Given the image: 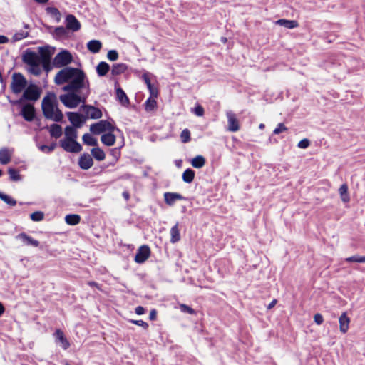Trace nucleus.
Returning <instances> with one entry per match:
<instances>
[{"instance_id":"obj_1","label":"nucleus","mask_w":365,"mask_h":365,"mask_svg":"<svg viewBox=\"0 0 365 365\" xmlns=\"http://www.w3.org/2000/svg\"><path fill=\"white\" fill-rule=\"evenodd\" d=\"M57 85H63V91L66 92H86L89 94V81L85 73L76 68L66 67L59 71L54 78Z\"/></svg>"},{"instance_id":"obj_2","label":"nucleus","mask_w":365,"mask_h":365,"mask_svg":"<svg viewBox=\"0 0 365 365\" xmlns=\"http://www.w3.org/2000/svg\"><path fill=\"white\" fill-rule=\"evenodd\" d=\"M54 47H39L38 53L26 50L23 55V61L29 66V72L36 76L41 73V66L49 71L51 67V56Z\"/></svg>"},{"instance_id":"obj_3","label":"nucleus","mask_w":365,"mask_h":365,"mask_svg":"<svg viewBox=\"0 0 365 365\" xmlns=\"http://www.w3.org/2000/svg\"><path fill=\"white\" fill-rule=\"evenodd\" d=\"M58 103L54 93H48L41 101V109L43 116L55 122H61L63 115L58 107Z\"/></svg>"},{"instance_id":"obj_4","label":"nucleus","mask_w":365,"mask_h":365,"mask_svg":"<svg viewBox=\"0 0 365 365\" xmlns=\"http://www.w3.org/2000/svg\"><path fill=\"white\" fill-rule=\"evenodd\" d=\"M88 94L86 92H68L59 96L62 103L68 108H76L81 102H85Z\"/></svg>"},{"instance_id":"obj_5","label":"nucleus","mask_w":365,"mask_h":365,"mask_svg":"<svg viewBox=\"0 0 365 365\" xmlns=\"http://www.w3.org/2000/svg\"><path fill=\"white\" fill-rule=\"evenodd\" d=\"M115 129V127L106 120H100L90 126V131L94 135H99L103 132H113Z\"/></svg>"},{"instance_id":"obj_6","label":"nucleus","mask_w":365,"mask_h":365,"mask_svg":"<svg viewBox=\"0 0 365 365\" xmlns=\"http://www.w3.org/2000/svg\"><path fill=\"white\" fill-rule=\"evenodd\" d=\"M26 86V80L20 73H15L12 76L11 88L13 93H20Z\"/></svg>"},{"instance_id":"obj_7","label":"nucleus","mask_w":365,"mask_h":365,"mask_svg":"<svg viewBox=\"0 0 365 365\" xmlns=\"http://www.w3.org/2000/svg\"><path fill=\"white\" fill-rule=\"evenodd\" d=\"M72 61L73 56L71 53L63 50L55 56L53 64L56 68H61L68 65Z\"/></svg>"},{"instance_id":"obj_8","label":"nucleus","mask_w":365,"mask_h":365,"mask_svg":"<svg viewBox=\"0 0 365 365\" xmlns=\"http://www.w3.org/2000/svg\"><path fill=\"white\" fill-rule=\"evenodd\" d=\"M81 110L85 115V118L99 119L102 117V111L91 105H83L81 107Z\"/></svg>"},{"instance_id":"obj_9","label":"nucleus","mask_w":365,"mask_h":365,"mask_svg":"<svg viewBox=\"0 0 365 365\" xmlns=\"http://www.w3.org/2000/svg\"><path fill=\"white\" fill-rule=\"evenodd\" d=\"M61 146L67 152L79 153L82 150L81 145L76 140L63 139L60 141Z\"/></svg>"},{"instance_id":"obj_10","label":"nucleus","mask_w":365,"mask_h":365,"mask_svg":"<svg viewBox=\"0 0 365 365\" xmlns=\"http://www.w3.org/2000/svg\"><path fill=\"white\" fill-rule=\"evenodd\" d=\"M341 65V59L336 55L331 54L324 58L320 65L324 69L329 71Z\"/></svg>"},{"instance_id":"obj_11","label":"nucleus","mask_w":365,"mask_h":365,"mask_svg":"<svg viewBox=\"0 0 365 365\" xmlns=\"http://www.w3.org/2000/svg\"><path fill=\"white\" fill-rule=\"evenodd\" d=\"M40 91L35 85L29 86L24 92L23 98L29 101H37L40 97Z\"/></svg>"},{"instance_id":"obj_12","label":"nucleus","mask_w":365,"mask_h":365,"mask_svg":"<svg viewBox=\"0 0 365 365\" xmlns=\"http://www.w3.org/2000/svg\"><path fill=\"white\" fill-rule=\"evenodd\" d=\"M150 255V250L148 246L143 245L138 250L135 257V261L137 263H143L146 261Z\"/></svg>"},{"instance_id":"obj_13","label":"nucleus","mask_w":365,"mask_h":365,"mask_svg":"<svg viewBox=\"0 0 365 365\" xmlns=\"http://www.w3.org/2000/svg\"><path fill=\"white\" fill-rule=\"evenodd\" d=\"M226 115L228 122L227 130L231 132L238 131L240 130V125L236 115L232 111H228Z\"/></svg>"},{"instance_id":"obj_14","label":"nucleus","mask_w":365,"mask_h":365,"mask_svg":"<svg viewBox=\"0 0 365 365\" xmlns=\"http://www.w3.org/2000/svg\"><path fill=\"white\" fill-rule=\"evenodd\" d=\"M67 116L70 122L73 125V128H81L86 121L85 117L83 118L81 115L77 113L68 112Z\"/></svg>"},{"instance_id":"obj_15","label":"nucleus","mask_w":365,"mask_h":365,"mask_svg":"<svg viewBox=\"0 0 365 365\" xmlns=\"http://www.w3.org/2000/svg\"><path fill=\"white\" fill-rule=\"evenodd\" d=\"M21 114L26 121L31 122L35 116V108L31 104H26L22 107Z\"/></svg>"},{"instance_id":"obj_16","label":"nucleus","mask_w":365,"mask_h":365,"mask_svg":"<svg viewBox=\"0 0 365 365\" xmlns=\"http://www.w3.org/2000/svg\"><path fill=\"white\" fill-rule=\"evenodd\" d=\"M53 36L58 40L62 41L68 38L71 34L66 27L58 26L51 32Z\"/></svg>"},{"instance_id":"obj_17","label":"nucleus","mask_w":365,"mask_h":365,"mask_svg":"<svg viewBox=\"0 0 365 365\" xmlns=\"http://www.w3.org/2000/svg\"><path fill=\"white\" fill-rule=\"evenodd\" d=\"M66 28L69 31H76L81 28V24L78 19L72 14H69L66 18Z\"/></svg>"},{"instance_id":"obj_18","label":"nucleus","mask_w":365,"mask_h":365,"mask_svg":"<svg viewBox=\"0 0 365 365\" xmlns=\"http://www.w3.org/2000/svg\"><path fill=\"white\" fill-rule=\"evenodd\" d=\"M78 164L81 168L83 170L89 169L93 164L92 157L88 153H84L79 158Z\"/></svg>"},{"instance_id":"obj_19","label":"nucleus","mask_w":365,"mask_h":365,"mask_svg":"<svg viewBox=\"0 0 365 365\" xmlns=\"http://www.w3.org/2000/svg\"><path fill=\"white\" fill-rule=\"evenodd\" d=\"M53 335L56 339V341L57 343H60L63 349L66 350L70 346V343L65 337L63 332L61 329H56Z\"/></svg>"},{"instance_id":"obj_20","label":"nucleus","mask_w":365,"mask_h":365,"mask_svg":"<svg viewBox=\"0 0 365 365\" xmlns=\"http://www.w3.org/2000/svg\"><path fill=\"white\" fill-rule=\"evenodd\" d=\"M16 238L20 240L26 245H31L35 247L39 245V242L38 240L33 239L24 232L19 234L16 236Z\"/></svg>"},{"instance_id":"obj_21","label":"nucleus","mask_w":365,"mask_h":365,"mask_svg":"<svg viewBox=\"0 0 365 365\" xmlns=\"http://www.w3.org/2000/svg\"><path fill=\"white\" fill-rule=\"evenodd\" d=\"M183 199V197L176 192H165L164 194V200L166 204L170 206H172L175 204L177 200H181Z\"/></svg>"},{"instance_id":"obj_22","label":"nucleus","mask_w":365,"mask_h":365,"mask_svg":"<svg viewBox=\"0 0 365 365\" xmlns=\"http://www.w3.org/2000/svg\"><path fill=\"white\" fill-rule=\"evenodd\" d=\"M339 322L340 331L343 334L346 333L349 329L350 319L346 312H343L339 317Z\"/></svg>"},{"instance_id":"obj_23","label":"nucleus","mask_w":365,"mask_h":365,"mask_svg":"<svg viewBox=\"0 0 365 365\" xmlns=\"http://www.w3.org/2000/svg\"><path fill=\"white\" fill-rule=\"evenodd\" d=\"M12 151L8 148H1L0 150V163L2 165L8 164L11 158Z\"/></svg>"},{"instance_id":"obj_24","label":"nucleus","mask_w":365,"mask_h":365,"mask_svg":"<svg viewBox=\"0 0 365 365\" xmlns=\"http://www.w3.org/2000/svg\"><path fill=\"white\" fill-rule=\"evenodd\" d=\"M115 136L114 134L112 133V132H108V133H105L101 135V142L107 145V146H112L115 143Z\"/></svg>"},{"instance_id":"obj_25","label":"nucleus","mask_w":365,"mask_h":365,"mask_svg":"<svg viewBox=\"0 0 365 365\" xmlns=\"http://www.w3.org/2000/svg\"><path fill=\"white\" fill-rule=\"evenodd\" d=\"M110 70V66L104 62H100L96 66V72L99 76H106Z\"/></svg>"},{"instance_id":"obj_26","label":"nucleus","mask_w":365,"mask_h":365,"mask_svg":"<svg viewBox=\"0 0 365 365\" xmlns=\"http://www.w3.org/2000/svg\"><path fill=\"white\" fill-rule=\"evenodd\" d=\"M128 67L125 63H115L113 64L111 69V73L113 76H118L123 73Z\"/></svg>"},{"instance_id":"obj_27","label":"nucleus","mask_w":365,"mask_h":365,"mask_svg":"<svg viewBox=\"0 0 365 365\" xmlns=\"http://www.w3.org/2000/svg\"><path fill=\"white\" fill-rule=\"evenodd\" d=\"M180 240V230L178 228V224L177 223L170 229V242L175 243Z\"/></svg>"},{"instance_id":"obj_28","label":"nucleus","mask_w":365,"mask_h":365,"mask_svg":"<svg viewBox=\"0 0 365 365\" xmlns=\"http://www.w3.org/2000/svg\"><path fill=\"white\" fill-rule=\"evenodd\" d=\"M339 192L340 194L341 200L344 202H348L350 200V197L348 193V185L346 183H344L340 186Z\"/></svg>"},{"instance_id":"obj_29","label":"nucleus","mask_w":365,"mask_h":365,"mask_svg":"<svg viewBox=\"0 0 365 365\" xmlns=\"http://www.w3.org/2000/svg\"><path fill=\"white\" fill-rule=\"evenodd\" d=\"M65 138L64 139H71L76 140L78 137V133L75 128L71 126H67L65 128Z\"/></svg>"},{"instance_id":"obj_30","label":"nucleus","mask_w":365,"mask_h":365,"mask_svg":"<svg viewBox=\"0 0 365 365\" xmlns=\"http://www.w3.org/2000/svg\"><path fill=\"white\" fill-rule=\"evenodd\" d=\"M50 135L55 138H58L62 135V128L58 124H52L49 129Z\"/></svg>"},{"instance_id":"obj_31","label":"nucleus","mask_w":365,"mask_h":365,"mask_svg":"<svg viewBox=\"0 0 365 365\" xmlns=\"http://www.w3.org/2000/svg\"><path fill=\"white\" fill-rule=\"evenodd\" d=\"M275 24L277 25H279L284 26L287 29H293L297 26V21L294 20H287V19H279Z\"/></svg>"},{"instance_id":"obj_32","label":"nucleus","mask_w":365,"mask_h":365,"mask_svg":"<svg viewBox=\"0 0 365 365\" xmlns=\"http://www.w3.org/2000/svg\"><path fill=\"white\" fill-rule=\"evenodd\" d=\"M191 164L195 168H201L205 164V159L202 155H197L192 160Z\"/></svg>"},{"instance_id":"obj_33","label":"nucleus","mask_w":365,"mask_h":365,"mask_svg":"<svg viewBox=\"0 0 365 365\" xmlns=\"http://www.w3.org/2000/svg\"><path fill=\"white\" fill-rule=\"evenodd\" d=\"M195 178V172L190 168L186 169L182 173V180L187 183H190Z\"/></svg>"},{"instance_id":"obj_34","label":"nucleus","mask_w":365,"mask_h":365,"mask_svg":"<svg viewBox=\"0 0 365 365\" xmlns=\"http://www.w3.org/2000/svg\"><path fill=\"white\" fill-rule=\"evenodd\" d=\"M93 157L97 160H103L106 158L105 153L100 148H94L91 150Z\"/></svg>"},{"instance_id":"obj_35","label":"nucleus","mask_w":365,"mask_h":365,"mask_svg":"<svg viewBox=\"0 0 365 365\" xmlns=\"http://www.w3.org/2000/svg\"><path fill=\"white\" fill-rule=\"evenodd\" d=\"M116 96L118 101L123 104L125 105L128 103L129 99L126 96L125 93L123 91L122 88H118L116 89Z\"/></svg>"},{"instance_id":"obj_36","label":"nucleus","mask_w":365,"mask_h":365,"mask_svg":"<svg viewBox=\"0 0 365 365\" xmlns=\"http://www.w3.org/2000/svg\"><path fill=\"white\" fill-rule=\"evenodd\" d=\"M82 139L83 142L88 145L96 146L98 144L97 140L89 133L84 134Z\"/></svg>"},{"instance_id":"obj_37","label":"nucleus","mask_w":365,"mask_h":365,"mask_svg":"<svg viewBox=\"0 0 365 365\" xmlns=\"http://www.w3.org/2000/svg\"><path fill=\"white\" fill-rule=\"evenodd\" d=\"M81 217L78 215H68L65 217L66 222L71 225H76L79 223Z\"/></svg>"},{"instance_id":"obj_38","label":"nucleus","mask_w":365,"mask_h":365,"mask_svg":"<svg viewBox=\"0 0 365 365\" xmlns=\"http://www.w3.org/2000/svg\"><path fill=\"white\" fill-rule=\"evenodd\" d=\"M155 98L150 97L145 101V110L146 111H153L157 106V102L155 100Z\"/></svg>"},{"instance_id":"obj_39","label":"nucleus","mask_w":365,"mask_h":365,"mask_svg":"<svg viewBox=\"0 0 365 365\" xmlns=\"http://www.w3.org/2000/svg\"><path fill=\"white\" fill-rule=\"evenodd\" d=\"M345 261L346 262L365 263V256L356 255L346 258Z\"/></svg>"},{"instance_id":"obj_40","label":"nucleus","mask_w":365,"mask_h":365,"mask_svg":"<svg viewBox=\"0 0 365 365\" xmlns=\"http://www.w3.org/2000/svg\"><path fill=\"white\" fill-rule=\"evenodd\" d=\"M0 199L11 206H14L16 204V201L14 199H13L9 195H6L1 192H0Z\"/></svg>"},{"instance_id":"obj_41","label":"nucleus","mask_w":365,"mask_h":365,"mask_svg":"<svg viewBox=\"0 0 365 365\" xmlns=\"http://www.w3.org/2000/svg\"><path fill=\"white\" fill-rule=\"evenodd\" d=\"M29 33L26 31L21 30L19 32H16L12 37V42L15 43L18 41H20L28 36Z\"/></svg>"},{"instance_id":"obj_42","label":"nucleus","mask_w":365,"mask_h":365,"mask_svg":"<svg viewBox=\"0 0 365 365\" xmlns=\"http://www.w3.org/2000/svg\"><path fill=\"white\" fill-rule=\"evenodd\" d=\"M8 173L11 180L18 181L21 179L20 175L16 170L14 168H9Z\"/></svg>"},{"instance_id":"obj_43","label":"nucleus","mask_w":365,"mask_h":365,"mask_svg":"<svg viewBox=\"0 0 365 365\" xmlns=\"http://www.w3.org/2000/svg\"><path fill=\"white\" fill-rule=\"evenodd\" d=\"M44 214L41 211H36L31 214L30 217L34 222H39L43 219Z\"/></svg>"},{"instance_id":"obj_44","label":"nucleus","mask_w":365,"mask_h":365,"mask_svg":"<svg viewBox=\"0 0 365 365\" xmlns=\"http://www.w3.org/2000/svg\"><path fill=\"white\" fill-rule=\"evenodd\" d=\"M180 138L182 143H186L190 140V132L188 129H184L180 134Z\"/></svg>"},{"instance_id":"obj_45","label":"nucleus","mask_w":365,"mask_h":365,"mask_svg":"<svg viewBox=\"0 0 365 365\" xmlns=\"http://www.w3.org/2000/svg\"><path fill=\"white\" fill-rule=\"evenodd\" d=\"M56 148V144L55 143H53L50 145H41L39 147V149L43 152V153H49L51 152H52Z\"/></svg>"},{"instance_id":"obj_46","label":"nucleus","mask_w":365,"mask_h":365,"mask_svg":"<svg viewBox=\"0 0 365 365\" xmlns=\"http://www.w3.org/2000/svg\"><path fill=\"white\" fill-rule=\"evenodd\" d=\"M180 309L181 312H186V313H188L190 314H195V311L192 308H191L190 307H189L185 304H180Z\"/></svg>"},{"instance_id":"obj_47","label":"nucleus","mask_w":365,"mask_h":365,"mask_svg":"<svg viewBox=\"0 0 365 365\" xmlns=\"http://www.w3.org/2000/svg\"><path fill=\"white\" fill-rule=\"evenodd\" d=\"M107 58L110 61H115L118 58V53L115 50H110L108 52Z\"/></svg>"},{"instance_id":"obj_48","label":"nucleus","mask_w":365,"mask_h":365,"mask_svg":"<svg viewBox=\"0 0 365 365\" xmlns=\"http://www.w3.org/2000/svg\"><path fill=\"white\" fill-rule=\"evenodd\" d=\"M310 145V140L307 138H304L298 142V148L305 149Z\"/></svg>"},{"instance_id":"obj_49","label":"nucleus","mask_w":365,"mask_h":365,"mask_svg":"<svg viewBox=\"0 0 365 365\" xmlns=\"http://www.w3.org/2000/svg\"><path fill=\"white\" fill-rule=\"evenodd\" d=\"M193 112L197 116L201 117L204 115V108L202 106L197 105L193 109Z\"/></svg>"},{"instance_id":"obj_50","label":"nucleus","mask_w":365,"mask_h":365,"mask_svg":"<svg viewBox=\"0 0 365 365\" xmlns=\"http://www.w3.org/2000/svg\"><path fill=\"white\" fill-rule=\"evenodd\" d=\"M314 321L317 325H321L324 322V317L320 313H317L314 316Z\"/></svg>"},{"instance_id":"obj_51","label":"nucleus","mask_w":365,"mask_h":365,"mask_svg":"<svg viewBox=\"0 0 365 365\" xmlns=\"http://www.w3.org/2000/svg\"><path fill=\"white\" fill-rule=\"evenodd\" d=\"M148 88L150 93V97L157 98L158 93L157 88L151 84L150 87H148Z\"/></svg>"},{"instance_id":"obj_52","label":"nucleus","mask_w":365,"mask_h":365,"mask_svg":"<svg viewBox=\"0 0 365 365\" xmlns=\"http://www.w3.org/2000/svg\"><path fill=\"white\" fill-rule=\"evenodd\" d=\"M142 78H143V81H145L147 87H150V85L152 84L150 79V73L148 72H145L143 74Z\"/></svg>"},{"instance_id":"obj_53","label":"nucleus","mask_w":365,"mask_h":365,"mask_svg":"<svg viewBox=\"0 0 365 365\" xmlns=\"http://www.w3.org/2000/svg\"><path fill=\"white\" fill-rule=\"evenodd\" d=\"M130 322L136 325L143 327L144 329H147L148 327V323L143 320H131Z\"/></svg>"},{"instance_id":"obj_54","label":"nucleus","mask_w":365,"mask_h":365,"mask_svg":"<svg viewBox=\"0 0 365 365\" xmlns=\"http://www.w3.org/2000/svg\"><path fill=\"white\" fill-rule=\"evenodd\" d=\"M286 130H287L286 127L282 123H279L277 125V127L274 130V133L277 135Z\"/></svg>"},{"instance_id":"obj_55","label":"nucleus","mask_w":365,"mask_h":365,"mask_svg":"<svg viewBox=\"0 0 365 365\" xmlns=\"http://www.w3.org/2000/svg\"><path fill=\"white\" fill-rule=\"evenodd\" d=\"M86 46H101V43L98 40H91L86 43Z\"/></svg>"},{"instance_id":"obj_56","label":"nucleus","mask_w":365,"mask_h":365,"mask_svg":"<svg viewBox=\"0 0 365 365\" xmlns=\"http://www.w3.org/2000/svg\"><path fill=\"white\" fill-rule=\"evenodd\" d=\"M135 313L138 315H141L145 313V309L141 306H138L135 308Z\"/></svg>"},{"instance_id":"obj_57","label":"nucleus","mask_w":365,"mask_h":365,"mask_svg":"<svg viewBox=\"0 0 365 365\" xmlns=\"http://www.w3.org/2000/svg\"><path fill=\"white\" fill-rule=\"evenodd\" d=\"M9 43V38L3 35H0V44H4Z\"/></svg>"},{"instance_id":"obj_58","label":"nucleus","mask_w":365,"mask_h":365,"mask_svg":"<svg viewBox=\"0 0 365 365\" xmlns=\"http://www.w3.org/2000/svg\"><path fill=\"white\" fill-rule=\"evenodd\" d=\"M88 284L89 286H91V287H96L98 289L101 290V286H100L98 284H97L96 282H88Z\"/></svg>"},{"instance_id":"obj_59","label":"nucleus","mask_w":365,"mask_h":365,"mask_svg":"<svg viewBox=\"0 0 365 365\" xmlns=\"http://www.w3.org/2000/svg\"><path fill=\"white\" fill-rule=\"evenodd\" d=\"M90 51L93 53H98L100 51L101 47H88Z\"/></svg>"},{"instance_id":"obj_60","label":"nucleus","mask_w":365,"mask_h":365,"mask_svg":"<svg viewBox=\"0 0 365 365\" xmlns=\"http://www.w3.org/2000/svg\"><path fill=\"white\" fill-rule=\"evenodd\" d=\"M277 302V299H273V300L272 301V302H271L270 304H268V306H267V309H270L273 308V307L276 305Z\"/></svg>"},{"instance_id":"obj_61","label":"nucleus","mask_w":365,"mask_h":365,"mask_svg":"<svg viewBox=\"0 0 365 365\" xmlns=\"http://www.w3.org/2000/svg\"><path fill=\"white\" fill-rule=\"evenodd\" d=\"M156 317V312L155 310H152L150 313V319H155Z\"/></svg>"},{"instance_id":"obj_62","label":"nucleus","mask_w":365,"mask_h":365,"mask_svg":"<svg viewBox=\"0 0 365 365\" xmlns=\"http://www.w3.org/2000/svg\"><path fill=\"white\" fill-rule=\"evenodd\" d=\"M5 309L3 304L0 302V317L4 314Z\"/></svg>"},{"instance_id":"obj_63","label":"nucleus","mask_w":365,"mask_h":365,"mask_svg":"<svg viewBox=\"0 0 365 365\" xmlns=\"http://www.w3.org/2000/svg\"><path fill=\"white\" fill-rule=\"evenodd\" d=\"M123 195L125 200H128L129 199V194L127 192H124L123 193Z\"/></svg>"},{"instance_id":"obj_64","label":"nucleus","mask_w":365,"mask_h":365,"mask_svg":"<svg viewBox=\"0 0 365 365\" xmlns=\"http://www.w3.org/2000/svg\"><path fill=\"white\" fill-rule=\"evenodd\" d=\"M259 128L261 129V130L264 129V124H263V123L259 124Z\"/></svg>"}]
</instances>
